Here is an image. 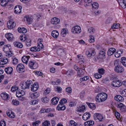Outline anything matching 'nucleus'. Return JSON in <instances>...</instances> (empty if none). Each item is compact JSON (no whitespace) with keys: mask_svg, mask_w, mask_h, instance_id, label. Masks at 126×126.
<instances>
[{"mask_svg":"<svg viewBox=\"0 0 126 126\" xmlns=\"http://www.w3.org/2000/svg\"><path fill=\"white\" fill-rule=\"evenodd\" d=\"M107 94L105 93L98 94L96 97V101L98 102H103L106 100L107 98Z\"/></svg>","mask_w":126,"mask_h":126,"instance_id":"nucleus-1","label":"nucleus"},{"mask_svg":"<svg viewBox=\"0 0 126 126\" xmlns=\"http://www.w3.org/2000/svg\"><path fill=\"white\" fill-rule=\"evenodd\" d=\"M120 64V62L117 60L115 61L114 64L115 67L114 70L115 72L119 73L123 72L124 70L123 67L121 66Z\"/></svg>","mask_w":126,"mask_h":126,"instance_id":"nucleus-2","label":"nucleus"},{"mask_svg":"<svg viewBox=\"0 0 126 126\" xmlns=\"http://www.w3.org/2000/svg\"><path fill=\"white\" fill-rule=\"evenodd\" d=\"M86 54L88 57L93 56L95 54L94 49L93 48H90L86 52Z\"/></svg>","mask_w":126,"mask_h":126,"instance_id":"nucleus-3","label":"nucleus"},{"mask_svg":"<svg viewBox=\"0 0 126 126\" xmlns=\"http://www.w3.org/2000/svg\"><path fill=\"white\" fill-rule=\"evenodd\" d=\"M81 31V28L78 26L73 27L71 29L72 32L74 34H79Z\"/></svg>","mask_w":126,"mask_h":126,"instance_id":"nucleus-4","label":"nucleus"},{"mask_svg":"<svg viewBox=\"0 0 126 126\" xmlns=\"http://www.w3.org/2000/svg\"><path fill=\"white\" fill-rule=\"evenodd\" d=\"M24 65L22 63L18 64L17 66L16 69L17 71L19 73H22L25 71Z\"/></svg>","mask_w":126,"mask_h":126,"instance_id":"nucleus-5","label":"nucleus"},{"mask_svg":"<svg viewBox=\"0 0 126 126\" xmlns=\"http://www.w3.org/2000/svg\"><path fill=\"white\" fill-rule=\"evenodd\" d=\"M94 119L97 122H100L102 121L103 117L101 115L98 113H95L94 115Z\"/></svg>","mask_w":126,"mask_h":126,"instance_id":"nucleus-6","label":"nucleus"},{"mask_svg":"<svg viewBox=\"0 0 126 126\" xmlns=\"http://www.w3.org/2000/svg\"><path fill=\"white\" fill-rule=\"evenodd\" d=\"M25 94L24 91L22 90L21 91H18L16 92V95L17 97L20 98V99L23 101L25 99V97L23 96V95Z\"/></svg>","mask_w":126,"mask_h":126,"instance_id":"nucleus-7","label":"nucleus"},{"mask_svg":"<svg viewBox=\"0 0 126 126\" xmlns=\"http://www.w3.org/2000/svg\"><path fill=\"white\" fill-rule=\"evenodd\" d=\"M29 66L32 69H35L38 66L37 63L34 61H30L29 63Z\"/></svg>","mask_w":126,"mask_h":126,"instance_id":"nucleus-8","label":"nucleus"},{"mask_svg":"<svg viewBox=\"0 0 126 126\" xmlns=\"http://www.w3.org/2000/svg\"><path fill=\"white\" fill-rule=\"evenodd\" d=\"M7 27L9 29H12L15 27L16 23L13 20H11L7 23Z\"/></svg>","mask_w":126,"mask_h":126,"instance_id":"nucleus-9","label":"nucleus"},{"mask_svg":"<svg viewBox=\"0 0 126 126\" xmlns=\"http://www.w3.org/2000/svg\"><path fill=\"white\" fill-rule=\"evenodd\" d=\"M51 23L54 25L59 24L60 23V20L56 17L52 18L51 20Z\"/></svg>","mask_w":126,"mask_h":126,"instance_id":"nucleus-10","label":"nucleus"},{"mask_svg":"<svg viewBox=\"0 0 126 126\" xmlns=\"http://www.w3.org/2000/svg\"><path fill=\"white\" fill-rule=\"evenodd\" d=\"M22 6L20 5L16 6L14 8V12L15 13L19 14L21 12Z\"/></svg>","mask_w":126,"mask_h":126,"instance_id":"nucleus-11","label":"nucleus"},{"mask_svg":"<svg viewBox=\"0 0 126 126\" xmlns=\"http://www.w3.org/2000/svg\"><path fill=\"white\" fill-rule=\"evenodd\" d=\"M111 84L113 86L119 87L122 85V83L119 80H116L112 82Z\"/></svg>","mask_w":126,"mask_h":126,"instance_id":"nucleus-12","label":"nucleus"},{"mask_svg":"<svg viewBox=\"0 0 126 126\" xmlns=\"http://www.w3.org/2000/svg\"><path fill=\"white\" fill-rule=\"evenodd\" d=\"M117 107L120 109V110L122 112H125L126 111V107L123 104L120 103L117 105Z\"/></svg>","mask_w":126,"mask_h":126,"instance_id":"nucleus-13","label":"nucleus"},{"mask_svg":"<svg viewBox=\"0 0 126 126\" xmlns=\"http://www.w3.org/2000/svg\"><path fill=\"white\" fill-rule=\"evenodd\" d=\"M0 96L4 100H8L9 98V95L6 93H1Z\"/></svg>","mask_w":126,"mask_h":126,"instance_id":"nucleus-14","label":"nucleus"},{"mask_svg":"<svg viewBox=\"0 0 126 126\" xmlns=\"http://www.w3.org/2000/svg\"><path fill=\"white\" fill-rule=\"evenodd\" d=\"M123 52L122 49H119L117 50V52L115 54V56L117 58L121 56Z\"/></svg>","mask_w":126,"mask_h":126,"instance_id":"nucleus-15","label":"nucleus"},{"mask_svg":"<svg viewBox=\"0 0 126 126\" xmlns=\"http://www.w3.org/2000/svg\"><path fill=\"white\" fill-rule=\"evenodd\" d=\"M13 45L15 47L20 48H22L23 46L22 43L17 41L14 42L13 43Z\"/></svg>","mask_w":126,"mask_h":126,"instance_id":"nucleus-16","label":"nucleus"},{"mask_svg":"<svg viewBox=\"0 0 126 126\" xmlns=\"http://www.w3.org/2000/svg\"><path fill=\"white\" fill-rule=\"evenodd\" d=\"M43 40L42 38L39 39L38 40V47L41 49L44 47L42 43Z\"/></svg>","mask_w":126,"mask_h":126,"instance_id":"nucleus-17","label":"nucleus"},{"mask_svg":"<svg viewBox=\"0 0 126 126\" xmlns=\"http://www.w3.org/2000/svg\"><path fill=\"white\" fill-rule=\"evenodd\" d=\"M116 49L113 48H110L108 50L107 54L108 55L111 56L113 55L116 51Z\"/></svg>","mask_w":126,"mask_h":126,"instance_id":"nucleus-18","label":"nucleus"},{"mask_svg":"<svg viewBox=\"0 0 126 126\" xmlns=\"http://www.w3.org/2000/svg\"><path fill=\"white\" fill-rule=\"evenodd\" d=\"M38 85L37 83H34L31 88V91H36L38 89Z\"/></svg>","mask_w":126,"mask_h":126,"instance_id":"nucleus-19","label":"nucleus"},{"mask_svg":"<svg viewBox=\"0 0 126 126\" xmlns=\"http://www.w3.org/2000/svg\"><path fill=\"white\" fill-rule=\"evenodd\" d=\"M30 58V57L29 56H24L22 58V61L23 63L27 64Z\"/></svg>","mask_w":126,"mask_h":126,"instance_id":"nucleus-20","label":"nucleus"},{"mask_svg":"<svg viewBox=\"0 0 126 126\" xmlns=\"http://www.w3.org/2000/svg\"><path fill=\"white\" fill-rule=\"evenodd\" d=\"M66 109V107L63 104H59L57 107V109L58 110H64Z\"/></svg>","mask_w":126,"mask_h":126,"instance_id":"nucleus-21","label":"nucleus"},{"mask_svg":"<svg viewBox=\"0 0 126 126\" xmlns=\"http://www.w3.org/2000/svg\"><path fill=\"white\" fill-rule=\"evenodd\" d=\"M39 95L38 92H36L33 94H31L30 95V97L32 99H34L37 98Z\"/></svg>","mask_w":126,"mask_h":126,"instance_id":"nucleus-22","label":"nucleus"},{"mask_svg":"<svg viewBox=\"0 0 126 126\" xmlns=\"http://www.w3.org/2000/svg\"><path fill=\"white\" fill-rule=\"evenodd\" d=\"M105 53L104 51L102 50H100L98 56V57L100 59H103L105 58Z\"/></svg>","mask_w":126,"mask_h":126,"instance_id":"nucleus-23","label":"nucleus"},{"mask_svg":"<svg viewBox=\"0 0 126 126\" xmlns=\"http://www.w3.org/2000/svg\"><path fill=\"white\" fill-rule=\"evenodd\" d=\"M5 36L6 38L9 41L12 40L14 37L13 35L11 33L6 34L5 35Z\"/></svg>","mask_w":126,"mask_h":126,"instance_id":"nucleus-24","label":"nucleus"},{"mask_svg":"<svg viewBox=\"0 0 126 126\" xmlns=\"http://www.w3.org/2000/svg\"><path fill=\"white\" fill-rule=\"evenodd\" d=\"M90 114L89 113L86 112L82 116V118L84 120H86L90 117Z\"/></svg>","mask_w":126,"mask_h":126,"instance_id":"nucleus-25","label":"nucleus"},{"mask_svg":"<svg viewBox=\"0 0 126 126\" xmlns=\"http://www.w3.org/2000/svg\"><path fill=\"white\" fill-rule=\"evenodd\" d=\"M13 68L11 67H9L5 68V71L7 74H11L12 72Z\"/></svg>","mask_w":126,"mask_h":126,"instance_id":"nucleus-26","label":"nucleus"},{"mask_svg":"<svg viewBox=\"0 0 126 126\" xmlns=\"http://www.w3.org/2000/svg\"><path fill=\"white\" fill-rule=\"evenodd\" d=\"M114 99L120 102H122L124 100V98L120 95H116Z\"/></svg>","mask_w":126,"mask_h":126,"instance_id":"nucleus-27","label":"nucleus"},{"mask_svg":"<svg viewBox=\"0 0 126 126\" xmlns=\"http://www.w3.org/2000/svg\"><path fill=\"white\" fill-rule=\"evenodd\" d=\"M59 100V99L58 97H54L51 99V103L54 105H56L58 103Z\"/></svg>","mask_w":126,"mask_h":126,"instance_id":"nucleus-28","label":"nucleus"},{"mask_svg":"<svg viewBox=\"0 0 126 126\" xmlns=\"http://www.w3.org/2000/svg\"><path fill=\"white\" fill-rule=\"evenodd\" d=\"M119 4L121 7L125 8L126 7V0H120Z\"/></svg>","mask_w":126,"mask_h":126,"instance_id":"nucleus-29","label":"nucleus"},{"mask_svg":"<svg viewBox=\"0 0 126 126\" xmlns=\"http://www.w3.org/2000/svg\"><path fill=\"white\" fill-rule=\"evenodd\" d=\"M58 32L56 30L53 31L51 33V35L55 38H57L59 35Z\"/></svg>","mask_w":126,"mask_h":126,"instance_id":"nucleus-30","label":"nucleus"},{"mask_svg":"<svg viewBox=\"0 0 126 126\" xmlns=\"http://www.w3.org/2000/svg\"><path fill=\"white\" fill-rule=\"evenodd\" d=\"M18 31L20 33H25L27 31L26 29L24 28L19 27L18 28Z\"/></svg>","mask_w":126,"mask_h":126,"instance_id":"nucleus-31","label":"nucleus"},{"mask_svg":"<svg viewBox=\"0 0 126 126\" xmlns=\"http://www.w3.org/2000/svg\"><path fill=\"white\" fill-rule=\"evenodd\" d=\"M94 124V122L90 120L85 122L84 123V125L85 126H93Z\"/></svg>","mask_w":126,"mask_h":126,"instance_id":"nucleus-32","label":"nucleus"},{"mask_svg":"<svg viewBox=\"0 0 126 126\" xmlns=\"http://www.w3.org/2000/svg\"><path fill=\"white\" fill-rule=\"evenodd\" d=\"M24 20L26 21L28 23H31L32 20V19L28 16H25L24 18Z\"/></svg>","mask_w":126,"mask_h":126,"instance_id":"nucleus-33","label":"nucleus"},{"mask_svg":"<svg viewBox=\"0 0 126 126\" xmlns=\"http://www.w3.org/2000/svg\"><path fill=\"white\" fill-rule=\"evenodd\" d=\"M77 56L79 60V63H81V64L83 63L84 60V57L81 55H78Z\"/></svg>","mask_w":126,"mask_h":126,"instance_id":"nucleus-34","label":"nucleus"},{"mask_svg":"<svg viewBox=\"0 0 126 126\" xmlns=\"http://www.w3.org/2000/svg\"><path fill=\"white\" fill-rule=\"evenodd\" d=\"M86 103L90 108L93 110H94L96 108L95 105L94 103L88 102H86Z\"/></svg>","mask_w":126,"mask_h":126,"instance_id":"nucleus-35","label":"nucleus"},{"mask_svg":"<svg viewBox=\"0 0 126 126\" xmlns=\"http://www.w3.org/2000/svg\"><path fill=\"white\" fill-rule=\"evenodd\" d=\"M26 82L28 88H31L32 85H33V83L32 81L30 80H28Z\"/></svg>","mask_w":126,"mask_h":126,"instance_id":"nucleus-36","label":"nucleus"},{"mask_svg":"<svg viewBox=\"0 0 126 126\" xmlns=\"http://www.w3.org/2000/svg\"><path fill=\"white\" fill-rule=\"evenodd\" d=\"M41 49L39 47H34L31 48L30 49V50L32 51H39L40 49Z\"/></svg>","mask_w":126,"mask_h":126,"instance_id":"nucleus-37","label":"nucleus"},{"mask_svg":"<svg viewBox=\"0 0 126 126\" xmlns=\"http://www.w3.org/2000/svg\"><path fill=\"white\" fill-rule=\"evenodd\" d=\"M92 5L93 10L97 9L98 8V4L96 2H94Z\"/></svg>","mask_w":126,"mask_h":126,"instance_id":"nucleus-38","label":"nucleus"},{"mask_svg":"<svg viewBox=\"0 0 126 126\" xmlns=\"http://www.w3.org/2000/svg\"><path fill=\"white\" fill-rule=\"evenodd\" d=\"M85 109V107L84 106H79L77 108V111L80 112L83 111Z\"/></svg>","mask_w":126,"mask_h":126,"instance_id":"nucleus-39","label":"nucleus"},{"mask_svg":"<svg viewBox=\"0 0 126 126\" xmlns=\"http://www.w3.org/2000/svg\"><path fill=\"white\" fill-rule=\"evenodd\" d=\"M120 63H121L125 67H126V58L124 57H122L121 61L120 62Z\"/></svg>","mask_w":126,"mask_h":126,"instance_id":"nucleus-40","label":"nucleus"},{"mask_svg":"<svg viewBox=\"0 0 126 126\" xmlns=\"http://www.w3.org/2000/svg\"><path fill=\"white\" fill-rule=\"evenodd\" d=\"M2 63L0 62V65H4L7 63L8 62V60L7 58H3L0 60Z\"/></svg>","mask_w":126,"mask_h":126,"instance_id":"nucleus-41","label":"nucleus"},{"mask_svg":"<svg viewBox=\"0 0 126 126\" xmlns=\"http://www.w3.org/2000/svg\"><path fill=\"white\" fill-rule=\"evenodd\" d=\"M120 24L119 23H114L112 25L111 28L112 29H117L120 27Z\"/></svg>","mask_w":126,"mask_h":126,"instance_id":"nucleus-42","label":"nucleus"},{"mask_svg":"<svg viewBox=\"0 0 126 126\" xmlns=\"http://www.w3.org/2000/svg\"><path fill=\"white\" fill-rule=\"evenodd\" d=\"M77 71V76L79 77H82L84 74L82 72V70L80 69Z\"/></svg>","mask_w":126,"mask_h":126,"instance_id":"nucleus-43","label":"nucleus"},{"mask_svg":"<svg viewBox=\"0 0 126 126\" xmlns=\"http://www.w3.org/2000/svg\"><path fill=\"white\" fill-rule=\"evenodd\" d=\"M55 91L58 93H61L62 91V88L59 86H57L55 88Z\"/></svg>","mask_w":126,"mask_h":126,"instance_id":"nucleus-44","label":"nucleus"},{"mask_svg":"<svg viewBox=\"0 0 126 126\" xmlns=\"http://www.w3.org/2000/svg\"><path fill=\"white\" fill-rule=\"evenodd\" d=\"M12 104L14 105L17 106L19 104V102L16 99H13L12 102Z\"/></svg>","mask_w":126,"mask_h":126,"instance_id":"nucleus-45","label":"nucleus"},{"mask_svg":"<svg viewBox=\"0 0 126 126\" xmlns=\"http://www.w3.org/2000/svg\"><path fill=\"white\" fill-rule=\"evenodd\" d=\"M98 71L99 73L101 75L104 74L105 73V70L102 68L98 69Z\"/></svg>","mask_w":126,"mask_h":126,"instance_id":"nucleus-46","label":"nucleus"},{"mask_svg":"<svg viewBox=\"0 0 126 126\" xmlns=\"http://www.w3.org/2000/svg\"><path fill=\"white\" fill-rule=\"evenodd\" d=\"M3 51L6 53L8 52V51L10 50L8 47V45L6 46H4L3 48Z\"/></svg>","mask_w":126,"mask_h":126,"instance_id":"nucleus-47","label":"nucleus"},{"mask_svg":"<svg viewBox=\"0 0 126 126\" xmlns=\"http://www.w3.org/2000/svg\"><path fill=\"white\" fill-rule=\"evenodd\" d=\"M7 3L8 2L7 0H2L1 1L0 4L2 6H4L6 5Z\"/></svg>","mask_w":126,"mask_h":126,"instance_id":"nucleus-48","label":"nucleus"},{"mask_svg":"<svg viewBox=\"0 0 126 126\" xmlns=\"http://www.w3.org/2000/svg\"><path fill=\"white\" fill-rule=\"evenodd\" d=\"M13 63L14 65H16L18 63V60L15 58V57H13L12 58Z\"/></svg>","mask_w":126,"mask_h":126,"instance_id":"nucleus-49","label":"nucleus"},{"mask_svg":"<svg viewBox=\"0 0 126 126\" xmlns=\"http://www.w3.org/2000/svg\"><path fill=\"white\" fill-rule=\"evenodd\" d=\"M69 126L71 125L70 126H77V124L73 120H71L69 123Z\"/></svg>","mask_w":126,"mask_h":126,"instance_id":"nucleus-50","label":"nucleus"},{"mask_svg":"<svg viewBox=\"0 0 126 126\" xmlns=\"http://www.w3.org/2000/svg\"><path fill=\"white\" fill-rule=\"evenodd\" d=\"M112 17H110L106 19L105 21V23L107 24H109L111 22L112 20Z\"/></svg>","mask_w":126,"mask_h":126,"instance_id":"nucleus-51","label":"nucleus"},{"mask_svg":"<svg viewBox=\"0 0 126 126\" xmlns=\"http://www.w3.org/2000/svg\"><path fill=\"white\" fill-rule=\"evenodd\" d=\"M82 1L85 3H86V5H85V6L86 7V5L87 6H89V5L88 4L91 3L92 2L91 0H82Z\"/></svg>","mask_w":126,"mask_h":126,"instance_id":"nucleus-52","label":"nucleus"},{"mask_svg":"<svg viewBox=\"0 0 126 126\" xmlns=\"http://www.w3.org/2000/svg\"><path fill=\"white\" fill-rule=\"evenodd\" d=\"M42 100L43 103H47L49 101V99L47 97H45L42 98Z\"/></svg>","mask_w":126,"mask_h":126,"instance_id":"nucleus-53","label":"nucleus"},{"mask_svg":"<svg viewBox=\"0 0 126 126\" xmlns=\"http://www.w3.org/2000/svg\"><path fill=\"white\" fill-rule=\"evenodd\" d=\"M94 36H90V39L89 40V42L90 43H92L94 42Z\"/></svg>","mask_w":126,"mask_h":126,"instance_id":"nucleus-54","label":"nucleus"},{"mask_svg":"<svg viewBox=\"0 0 126 126\" xmlns=\"http://www.w3.org/2000/svg\"><path fill=\"white\" fill-rule=\"evenodd\" d=\"M50 124L49 121H45L43 123L42 125L43 126H49Z\"/></svg>","mask_w":126,"mask_h":126,"instance_id":"nucleus-55","label":"nucleus"},{"mask_svg":"<svg viewBox=\"0 0 126 126\" xmlns=\"http://www.w3.org/2000/svg\"><path fill=\"white\" fill-rule=\"evenodd\" d=\"M88 31L90 33H94L95 31V29L91 27L89 28L88 29Z\"/></svg>","mask_w":126,"mask_h":126,"instance_id":"nucleus-56","label":"nucleus"},{"mask_svg":"<svg viewBox=\"0 0 126 126\" xmlns=\"http://www.w3.org/2000/svg\"><path fill=\"white\" fill-rule=\"evenodd\" d=\"M94 77L96 79H99L101 78L102 77V76L98 73H96L94 74Z\"/></svg>","mask_w":126,"mask_h":126,"instance_id":"nucleus-57","label":"nucleus"},{"mask_svg":"<svg viewBox=\"0 0 126 126\" xmlns=\"http://www.w3.org/2000/svg\"><path fill=\"white\" fill-rule=\"evenodd\" d=\"M22 88L23 89H26L28 88V87H27L26 82L23 83L22 84L21 86Z\"/></svg>","mask_w":126,"mask_h":126,"instance_id":"nucleus-58","label":"nucleus"},{"mask_svg":"<svg viewBox=\"0 0 126 126\" xmlns=\"http://www.w3.org/2000/svg\"><path fill=\"white\" fill-rule=\"evenodd\" d=\"M38 103V100H34L33 101H31L30 102V103L31 105H33L37 104Z\"/></svg>","mask_w":126,"mask_h":126,"instance_id":"nucleus-59","label":"nucleus"},{"mask_svg":"<svg viewBox=\"0 0 126 126\" xmlns=\"http://www.w3.org/2000/svg\"><path fill=\"white\" fill-rule=\"evenodd\" d=\"M89 79V77L87 76H85L84 77L81 78L80 79V80L81 81H85Z\"/></svg>","mask_w":126,"mask_h":126,"instance_id":"nucleus-60","label":"nucleus"},{"mask_svg":"<svg viewBox=\"0 0 126 126\" xmlns=\"http://www.w3.org/2000/svg\"><path fill=\"white\" fill-rule=\"evenodd\" d=\"M41 122L39 121H37L32 123V125L33 126H38Z\"/></svg>","mask_w":126,"mask_h":126,"instance_id":"nucleus-61","label":"nucleus"},{"mask_svg":"<svg viewBox=\"0 0 126 126\" xmlns=\"http://www.w3.org/2000/svg\"><path fill=\"white\" fill-rule=\"evenodd\" d=\"M65 91L69 94H71L72 92V89L70 87H68L66 88Z\"/></svg>","mask_w":126,"mask_h":126,"instance_id":"nucleus-62","label":"nucleus"},{"mask_svg":"<svg viewBox=\"0 0 126 126\" xmlns=\"http://www.w3.org/2000/svg\"><path fill=\"white\" fill-rule=\"evenodd\" d=\"M31 40H27L26 42V45L28 47L30 46L31 45Z\"/></svg>","mask_w":126,"mask_h":126,"instance_id":"nucleus-63","label":"nucleus"},{"mask_svg":"<svg viewBox=\"0 0 126 126\" xmlns=\"http://www.w3.org/2000/svg\"><path fill=\"white\" fill-rule=\"evenodd\" d=\"M0 126H6L5 122L4 120H2L1 121Z\"/></svg>","mask_w":126,"mask_h":126,"instance_id":"nucleus-64","label":"nucleus"}]
</instances>
